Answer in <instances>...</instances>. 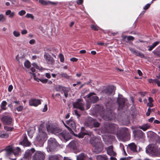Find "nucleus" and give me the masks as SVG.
Returning <instances> with one entry per match:
<instances>
[{"label":"nucleus","instance_id":"f257e3e1","mask_svg":"<svg viewBox=\"0 0 160 160\" xmlns=\"http://www.w3.org/2000/svg\"><path fill=\"white\" fill-rule=\"evenodd\" d=\"M47 131L58 136L61 139L67 142L70 139L69 133L66 130L62 131V129L53 124H47Z\"/></svg>","mask_w":160,"mask_h":160},{"label":"nucleus","instance_id":"f03ea898","mask_svg":"<svg viewBox=\"0 0 160 160\" xmlns=\"http://www.w3.org/2000/svg\"><path fill=\"white\" fill-rule=\"evenodd\" d=\"M90 143L94 148V152L97 154L101 152L103 149V146L101 140L95 137L91 138Z\"/></svg>","mask_w":160,"mask_h":160},{"label":"nucleus","instance_id":"7ed1b4c3","mask_svg":"<svg viewBox=\"0 0 160 160\" xmlns=\"http://www.w3.org/2000/svg\"><path fill=\"white\" fill-rule=\"evenodd\" d=\"M59 147L60 146L55 138H51L48 140L47 149L48 152H56L58 150Z\"/></svg>","mask_w":160,"mask_h":160},{"label":"nucleus","instance_id":"20e7f679","mask_svg":"<svg viewBox=\"0 0 160 160\" xmlns=\"http://www.w3.org/2000/svg\"><path fill=\"white\" fill-rule=\"evenodd\" d=\"M38 130V133L36 136L35 142L39 146L42 147L47 139V135L46 132L42 130L39 129Z\"/></svg>","mask_w":160,"mask_h":160},{"label":"nucleus","instance_id":"39448f33","mask_svg":"<svg viewBox=\"0 0 160 160\" xmlns=\"http://www.w3.org/2000/svg\"><path fill=\"white\" fill-rule=\"evenodd\" d=\"M44 58L47 63L49 65L53 66L54 64L55 60L48 53L44 52Z\"/></svg>","mask_w":160,"mask_h":160},{"label":"nucleus","instance_id":"423d86ee","mask_svg":"<svg viewBox=\"0 0 160 160\" xmlns=\"http://www.w3.org/2000/svg\"><path fill=\"white\" fill-rule=\"evenodd\" d=\"M48 160H70V158L68 157H63L61 155L58 154L49 155Z\"/></svg>","mask_w":160,"mask_h":160},{"label":"nucleus","instance_id":"0eeeda50","mask_svg":"<svg viewBox=\"0 0 160 160\" xmlns=\"http://www.w3.org/2000/svg\"><path fill=\"white\" fill-rule=\"evenodd\" d=\"M101 115L105 120H110L115 118L114 114L111 111L104 112L103 114H101Z\"/></svg>","mask_w":160,"mask_h":160},{"label":"nucleus","instance_id":"6e6552de","mask_svg":"<svg viewBox=\"0 0 160 160\" xmlns=\"http://www.w3.org/2000/svg\"><path fill=\"white\" fill-rule=\"evenodd\" d=\"M115 90V87L110 86L103 89L102 91V93L103 95L110 96L112 94L113 92H114Z\"/></svg>","mask_w":160,"mask_h":160},{"label":"nucleus","instance_id":"1a4fd4ad","mask_svg":"<svg viewBox=\"0 0 160 160\" xmlns=\"http://www.w3.org/2000/svg\"><path fill=\"white\" fill-rule=\"evenodd\" d=\"M45 158V153L44 152L38 151L34 153L32 158V160H44Z\"/></svg>","mask_w":160,"mask_h":160},{"label":"nucleus","instance_id":"9d476101","mask_svg":"<svg viewBox=\"0 0 160 160\" xmlns=\"http://www.w3.org/2000/svg\"><path fill=\"white\" fill-rule=\"evenodd\" d=\"M84 103L83 100L82 99H78L76 102L73 103L74 107L78 108L81 111H84Z\"/></svg>","mask_w":160,"mask_h":160},{"label":"nucleus","instance_id":"9b49d317","mask_svg":"<svg viewBox=\"0 0 160 160\" xmlns=\"http://www.w3.org/2000/svg\"><path fill=\"white\" fill-rule=\"evenodd\" d=\"M128 129L123 128L121 129L120 133L117 134V136L120 139H122L128 135Z\"/></svg>","mask_w":160,"mask_h":160},{"label":"nucleus","instance_id":"f8f14e48","mask_svg":"<svg viewBox=\"0 0 160 160\" xmlns=\"http://www.w3.org/2000/svg\"><path fill=\"white\" fill-rule=\"evenodd\" d=\"M41 104V100L36 98H31L29 101V105L31 106L37 107Z\"/></svg>","mask_w":160,"mask_h":160},{"label":"nucleus","instance_id":"ddd939ff","mask_svg":"<svg viewBox=\"0 0 160 160\" xmlns=\"http://www.w3.org/2000/svg\"><path fill=\"white\" fill-rule=\"evenodd\" d=\"M22 138H23L22 140L19 142V144L22 145L23 147L29 146L31 144V143L28 141L27 135L25 133L22 135Z\"/></svg>","mask_w":160,"mask_h":160},{"label":"nucleus","instance_id":"4468645a","mask_svg":"<svg viewBox=\"0 0 160 160\" xmlns=\"http://www.w3.org/2000/svg\"><path fill=\"white\" fill-rule=\"evenodd\" d=\"M2 120L6 124L10 125L12 122V119L9 116H3L2 117Z\"/></svg>","mask_w":160,"mask_h":160},{"label":"nucleus","instance_id":"2eb2a0df","mask_svg":"<svg viewBox=\"0 0 160 160\" xmlns=\"http://www.w3.org/2000/svg\"><path fill=\"white\" fill-rule=\"evenodd\" d=\"M35 150L34 148H32L31 149H28L25 152L23 158H27L30 157L34 152Z\"/></svg>","mask_w":160,"mask_h":160},{"label":"nucleus","instance_id":"dca6fc26","mask_svg":"<svg viewBox=\"0 0 160 160\" xmlns=\"http://www.w3.org/2000/svg\"><path fill=\"white\" fill-rule=\"evenodd\" d=\"M133 132L135 137L137 139H140L143 137L144 133L141 130H135Z\"/></svg>","mask_w":160,"mask_h":160},{"label":"nucleus","instance_id":"f3484780","mask_svg":"<svg viewBox=\"0 0 160 160\" xmlns=\"http://www.w3.org/2000/svg\"><path fill=\"white\" fill-rule=\"evenodd\" d=\"M155 148L154 145L149 144L146 148V152L147 153L153 154L155 152Z\"/></svg>","mask_w":160,"mask_h":160},{"label":"nucleus","instance_id":"a211bd4d","mask_svg":"<svg viewBox=\"0 0 160 160\" xmlns=\"http://www.w3.org/2000/svg\"><path fill=\"white\" fill-rule=\"evenodd\" d=\"M108 154L111 156H115L116 155V152H114L113 150V147L112 146H110L106 148Z\"/></svg>","mask_w":160,"mask_h":160},{"label":"nucleus","instance_id":"6ab92c4d","mask_svg":"<svg viewBox=\"0 0 160 160\" xmlns=\"http://www.w3.org/2000/svg\"><path fill=\"white\" fill-rule=\"evenodd\" d=\"M129 50L133 54L138 56H139L141 58H144L145 56L143 53L136 51L134 49L132 48H130Z\"/></svg>","mask_w":160,"mask_h":160},{"label":"nucleus","instance_id":"aec40b11","mask_svg":"<svg viewBox=\"0 0 160 160\" xmlns=\"http://www.w3.org/2000/svg\"><path fill=\"white\" fill-rule=\"evenodd\" d=\"M117 101L119 105L118 109H122L124 106L125 99L123 98H118Z\"/></svg>","mask_w":160,"mask_h":160},{"label":"nucleus","instance_id":"412c9836","mask_svg":"<svg viewBox=\"0 0 160 160\" xmlns=\"http://www.w3.org/2000/svg\"><path fill=\"white\" fill-rule=\"evenodd\" d=\"M97 160H108L107 156L106 154L99 155L97 156Z\"/></svg>","mask_w":160,"mask_h":160},{"label":"nucleus","instance_id":"4be33fe9","mask_svg":"<svg viewBox=\"0 0 160 160\" xmlns=\"http://www.w3.org/2000/svg\"><path fill=\"white\" fill-rule=\"evenodd\" d=\"M93 119L92 118H89L85 122V125L87 126H90L92 125V121Z\"/></svg>","mask_w":160,"mask_h":160},{"label":"nucleus","instance_id":"5701e85b","mask_svg":"<svg viewBox=\"0 0 160 160\" xmlns=\"http://www.w3.org/2000/svg\"><path fill=\"white\" fill-rule=\"evenodd\" d=\"M128 146L129 147L130 150L134 152H137V150H136L137 146L134 143H131L128 145Z\"/></svg>","mask_w":160,"mask_h":160},{"label":"nucleus","instance_id":"b1692460","mask_svg":"<svg viewBox=\"0 0 160 160\" xmlns=\"http://www.w3.org/2000/svg\"><path fill=\"white\" fill-rule=\"evenodd\" d=\"M6 154L7 155H10L13 153L14 154V151L13 150L12 148L11 147H8L6 148Z\"/></svg>","mask_w":160,"mask_h":160},{"label":"nucleus","instance_id":"393cba45","mask_svg":"<svg viewBox=\"0 0 160 160\" xmlns=\"http://www.w3.org/2000/svg\"><path fill=\"white\" fill-rule=\"evenodd\" d=\"M5 14L6 15L8 16L9 18H12L14 16L15 12H12L10 10H8L6 12Z\"/></svg>","mask_w":160,"mask_h":160},{"label":"nucleus","instance_id":"a878e982","mask_svg":"<svg viewBox=\"0 0 160 160\" xmlns=\"http://www.w3.org/2000/svg\"><path fill=\"white\" fill-rule=\"evenodd\" d=\"M77 142L74 141H72L71 142V149H72V151L74 152V150L77 149Z\"/></svg>","mask_w":160,"mask_h":160},{"label":"nucleus","instance_id":"bb28decb","mask_svg":"<svg viewBox=\"0 0 160 160\" xmlns=\"http://www.w3.org/2000/svg\"><path fill=\"white\" fill-rule=\"evenodd\" d=\"M86 158V156L83 153H81L77 157V160H84Z\"/></svg>","mask_w":160,"mask_h":160},{"label":"nucleus","instance_id":"cd10ccee","mask_svg":"<svg viewBox=\"0 0 160 160\" xmlns=\"http://www.w3.org/2000/svg\"><path fill=\"white\" fill-rule=\"evenodd\" d=\"M7 102L5 101H3L0 105V107L1 109L2 110H5L7 109V108L6 107L7 105Z\"/></svg>","mask_w":160,"mask_h":160},{"label":"nucleus","instance_id":"c85d7f7f","mask_svg":"<svg viewBox=\"0 0 160 160\" xmlns=\"http://www.w3.org/2000/svg\"><path fill=\"white\" fill-rule=\"evenodd\" d=\"M9 137L8 133H5L3 131H0V138H7Z\"/></svg>","mask_w":160,"mask_h":160},{"label":"nucleus","instance_id":"c756f323","mask_svg":"<svg viewBox=\"0 0 160 160\" xmlns=\"http://www.w3.org/2000/svg\"><path fill=\"white\" fill-rule=\"evenodd\" d=\"M150 127V125L148 124H143V125L139 126V128L140 129H142L144 131H146Z\"/></svg>","mask_w":160,"mask_h":160},{"label":"nucleus","instance_id":"7c9ffc66","mask_svg":"<svg viewBox=\"0 0 160 160\" xmlns=\"http://www.w3.org/2000/svg\"><path fill=\"white\" fill-rule=\"evenodd\" d=\"M90 102L93 103H96L99 100L97 96H94L90 98Z\"/></svg>","mask_w":160,"mask_h":160},{"label":"nucleus","instance_id":"2f4dec72","mask_svg":"<svg viewBox=\"0 0 160 160\" xmlns=\"http://www.w3.org/2000/svg\"><path fill=\"white\" fill-rule=\"evenodd\" d=\"M159 42H156L153 43L152 45L148 46V47L149 48L148 49V50L149 51H151L154 47H155L159 43Z\"/></svg>","mask_w":160,"mask_h":160},{"label":"nucleus","instance_id":"473e14b6","mask_svg":"<svg viewBox=\"0 0 160 160\" xmlns=\"http://www.w3.org/2000/svg\"><path fill=\"white\" fill-rule=\"evenodd\" d=\"M76 129L75 124V122L71 120V132H73L72 130H74Z\"/></svg>","mask_w":160,"mask_h":160},{"label":"nucleus","instance_id":"72a5a7b5","mask_svg":"<svg viewBox=\"0 0 160 160\" xmlns=\"http://www.w3.org/2000/svg\"><path fill=\"white\" fill-rule=\"evenodd\" d=\"M100 124L96 120L93 119V121H92V125H93L94 127H98L100 126Z\"/></svg>","mask_w":160,"mask_h":160},{"label":"nucleus","instance_id":"f704fd0d","mask_svg":"<svg viewBox=\"0 0 160 160\" xmlns=\"http://www.w3.org/2000/svg\"><path fill=\"white\" fill-rule=\"evenodd\" d=\"M60 76L62 78H64L66 79H68L70 76L66 73H62L60 74Z\"/></svg>","mask_w":160,"mask_h":160},{"label":"nucleus","instance_id":"c9c22d12","mask_svg":"<svg viewBox=\"0 0 160 160\" xmlns=\"http://www.w3.org/2000/svg\"><path fill=\"white\" fill-rule=\"evenodd\" d=\"M24 66L27 68H29L31 67V64L28 60H26L24 63Z\"/></svg>","mask_w":160,"mask_h":160},{"label":"nucleus","instance_id":"e433bc0d","mask_svg":"<svg viewBox=\"0 0 160 160\" xmlns=\"http://www.w3.org/2000/svg\"><path fill=\"white\" fill-rule=\"evenodd\" d=\"M39 2L43 5H46L48 4V1L44 0H39Z\"/></svg>","mask_w":160,"mask_h":160},{"label":"nucleus","instance_id":"4c0bfd02","mask_svg":"<svg viewBox=\"0 0 160 160\" xmlns=\"http://www.w3.org/2000/svg\"><path fill=\"white\" fill-rule=\"evenodd\" d=\"M4 129L8 131H11L13 129V127H9L7 126H5L4 127Z\"/></svg>","mask_w":160,"mask_h":160},{"label":"nucleus","instance_id":"58836bf2","mask_svg":"<svg viewBox=\"0 0 160 160\" xmlns=\"http://www.w3.org/2000/svg\"><path fill=\"white\" fill-rule=\"evenodd\" d=\"M21 149L19 147H17L14 150V154H18L19 152L20 151Z\"/></svg>","mask_w":160,"mask_h":160},{"label":"nucleus","instance_id":"ea45409f","mask_svg":"<svg viewBox=\"0 0 160 160\" xmlns=\"http://www.w3.org/2000/svg\"><path fill=\"white\" fill-rule=\"evenodd\" d=\"M25 17L28 18H31L32 19H33L34 18V17L32 14L28 13H27Z\"/></svg>","mask_w":160,"mask_h":160},{"label":"nucleus","instance_id":"a19ab883","mask_svg":"<svg viewBox=\"0 0 160 160\" xmlns=\"http://www.w3.org/2000/svg\"><path fill=\"white\" fill-rule=\"evenodd\" d=\"M59 58L60 59V61L61 62H63L64 60V58L63 55L62 53H60L59 55Z\"/></svg>","mask_w":160,"mask_h":160},{"label":"nucleus","instance_id":"79ce46f5","mask_svg":"<svg viewBox=\"0 0 160 160\" xmlns=\"http://www.w3.org/2000/svg\"><path fill=\"white\" fill-rule=\"evenodd\" d=\"M91 28L92 29L95 31H98V30L99 27L96 26L94 25H92L91 26Z\"/></svg>","mask_w":160,"mask_h":160},{"label":"nucleus","instance_id":"37998d69","mask_svg":"<svg viewBox=\"0 0 160 160\" xmlns=\"http://www.w3.org/2000/svg\"><path fill=\"white\" fill-rule=\"evenodd\" d=\"M39 80L43 83H46L48 81V79L43 78H40V79Z\"/></svg>","mask_w":160,"mask_h":160},{"label":"nucleus","instance_id":"c03bdc74","mask_svg":"<svg viewBox=\"0 0 160 160\" xmlns=\"http://www.w3.org/2000/svg\"><path fill=\"white\" fill-rule=\"evenodd\" d=\"M26 13V11L24 10H22L20 11H19L18 14L20 16H22L24 15Z\"/></svg>","mask_w":160,"mask_h":160},{"label":"nucleus","instance_id":"a18cd8bd","mask_svg":"<svg viewBox=\"0 0 160 160\" xmlns=\"http://www.w3.org/2000/svg\"><path fill=\"white\" fill-rule=\"evenodd\" d=\"M45 50H47L49 52L53 51L54 50V48L51 47H46L44 48Z\"/></svg>","mask_w":160,"mask_h":160},{"label":"nucleus","instance_id":"49530a36","mask_svg":"<svg viewBox=\"0 0 160 160\" xmlns=\"http://www.w3.org/2000/svg\"><path fill=\"white\" fill-rule=\"evenodd\" d=\"M13 33L14 36L16 37H19L20 35V33L16 31H14Z\"/></svg>","mask_w":160,"mask_h":160},{"label":"nucleus","instance_id":"de8ad7c7","mask_svg":"<svg viewBox=\"0 0 160 160\" xmlns=\"http://www.w3.org/2000/svg\"><path fill=\"white\" fill-rule=\"evenodd\" d=\"M23 109V107L22 106H19L16 108V109L18 112H21Z\"/></svg>","mask_w":160,"mask_h":160},{"label":"nucleus","instance_id":"09e8293b","mask_svg":"<svg viewBox=\"0 0 160 160\" xmlns=\"http://www.w3.org/2000/svg\"><path fill=\"white\" fill-rule=\"evenodd\" d=\"M134 39V37L132 36H128L127 39L128 41H126L127 42H128V41H133Z\"/></svg>","mask_w":160,"mask_h":160},{"label":"nucleus","instance_id":"8fccbe9b","mask_svg":"<svg viewBox=\"0 0 160 160\" xmlns=\"http://www.w3.org/2000/svg\"><path fill=\"white\" fill-rule=\"evenodd\" d=\"M91 106V103L89 101H87L86 103V109L87 110L89 109L90 108Z\"/></svg>","mask_w":160,"mask_h":160},{"label":"nucleus","instance_id":"3c124183","mask_svg":"<svg viewBox=\"0 0 160 160\" xmlns=\"http://www.w3.org/2000/svg\"><path fill=\"white\" fill-rule=\"evenodd\" d=\"M151 3H148L143 8V9L145 10H147L150 7Z\"/></svg>","mask_w":160,"mask_h":160},{"label":"nucleus","instance_id":"603ef678","mask_svg":"<svg viewBox=\"0 0 160 160\" xmlns=\"http://www.w3.org/2000/svg\"><path fill=\"white\" fill-rule=\"evenodd\" d=\"M109 127L111 128V130L112 131H114L115 130V126L114 124H111L109 125Z\"/></svg>","mask_w":160,"mask_h":160},{"label":"nucleus","instance_id":"864d4df0","mask_svg":"<svg viewBox=\"0 0 160 160\" xmlns=\"http://www.w3.org/2000/svg\"><path fill=\"white\" fill-rule=\"evenodd\" d=\"M85 135L84 133L82 132H80L78 134V137L80 138H83Z\"/></svg>","mask_w":160,"mask_h":160},{"label":"nucleus","instance_id":"5fc2aeb1","mask_svg":"<svg viewBox=\"0 0 160 160\" xmlns=\"http://www.w3.org/2000/svg\"><path fill=\"white\" fill-rule=\"evenodd\" d=\"M13 87L12 86V85H10L8 87V91L9 92H11L12 91V89H13Z\"/></svg>","mask_w":160,"mask_h":160},{"label":"nucleus","instance_id":"6e6d98bb","mask_svg":"<svg viewBox=\"0 0 160 160\" xmlns=\"http://www.w3.org/2000/svg\"><path fill=\"white\" fill-rule=\"evenodd\" d=\"M95 94L94 92H91L90 93L88 94L86 96L87 98H90L91 96L95 95Z\"/></svg>","mask_w":160,"mask_h":160},{"label":"nucleus","instance_id":"4d7b16f0","mask_svg":"<svg viewBox=\"0 0 160 160\" xmlns=\"http://www.w3.org/2000/svg\"><path fill=\"white\" fill-rule=\"evenodd\" d=\"M48 110V107L47 105V104H45L44 106V107L42 111L43 112H45Z\"/></svg>","mask_w":160,"mask_h":160},{"label":"nucleus","instance_id":"13d9d810","mask_svg":"<svg viewBox=\"0 0 160 160\" xmlns=\"http://www.w3.org/2000/svg\"><path fill=\"white\" fill-rule=\"evenodd\" d=\"M62 122L63 124L64 125V126L65 127H66L68 130L70 132V127H69L68 126H67V124H66L64 122V121L62 120Z\"/></svg>","mask_w":160,"mask_h":160},{"label":"nucleus","instance_id":"bf43d9fd","mask_svg":"<svg viewBox=\"0 0 160 160\" xmlns=\"http://www.w3.org/2000/svg\"><path fill=\"white\" fill-rule=\"evenodd\" d=\"M151 111V109L149 108H148V111L146 113V115L147 116H148L150 115V114Z\"/></svg>","mask_w":160,"mask_h":160},{"label":"nucleus","instance_id":"052dcab7","mask_svg":"<svg viewBox=\"0 0 160 160\" xmlns=\"http://www.w3.org/2000/svg\"><path fill=\"white\" fill-rule=\"evenodd\" d=\"M32 65L34 68H35L36 69H38L39 68L38 65H37V64L35 63H32Z\"/></svg>","mask_w":160,"mask_h":160},{"label":"nucleus","instance_id":"680f3d73","mask_svg":"<svg viewBox=\"0 0 160 160\" xmlns=\"http://www.w3.org/2000/svg\"><path fill=\"white\" fill-rule=\"evenodd\" d=\"M78 59L75 58H71V61L73 62H76L78 61Z\"/></svg>","mask_w":160,"mask_h":160},{"label":"nucleus","instance_id":"e2e57ef3","mask_svg":"<svg viewBox=\"0 0 160 160\" xmlns=\"http://www.w3.org/2000/svg\"><path fill=\"white\" fill-rule=\"evenodd\" d=\"M65 89V88H62V90L63 91L64 93V95L65 96V97L66 98H67L68 97V93L66 91H64V89Z\"/></svg>","mask_w":160,"mask_h":160},{"label":"nucleus","instance_id":"0e129e2a","mask_svg":"<svg viewBox=\"0 0 160 160\" xmlns=\"http://www.w3.org/2000/svg\"><path fill=\"white\" fill-rule=\"evenodd\" d=\"M27 31L25 29H24L22 30L21 32V33L22 35L25 34H27Z\"/></svg>","mask_w":160,"mask_h":160},{"label":"nucleus","instance_id":"69168bd1","mask_svg":"<svg viewBox=\"0 0 160 160\" xmlns=\"http://www.w3.org/2000/svg\"><path fill=\"white\" fill-rule=\"evenodd\" d=\"M83 2V0H77V3L78 4H81Z\"/></svg>","mask_w":160,"mask_h":160},{"label":"nucleus","instance_id":"338daca9","mask_svg":"<svg viewBox=\"0 0 160 160\" xmlns=\"http://www.w3.org/2000/svg\"><path fill=\"white\" fill-rule=\"evenodd\" d=\"M156 81L155 82H156L157 84V85L158 86L160 87V81H158V79H155Z\"/></svg>","mask_w":160,"mask_h":160},{"label":"nucleus","instance_id":"774afa93","mask_svg":"<svg viewBox=\"0 0 160 160\" xmlns=\"http://www.w3.org/2000/svg\"><path fill=\"white\" fill-rule=\"evenodd\" d=\"M35 42V40L33 39L30 40L29 42L30 44H33Z\"/></svg>","mask_w":160,"mask_h":160}]
</instances>
